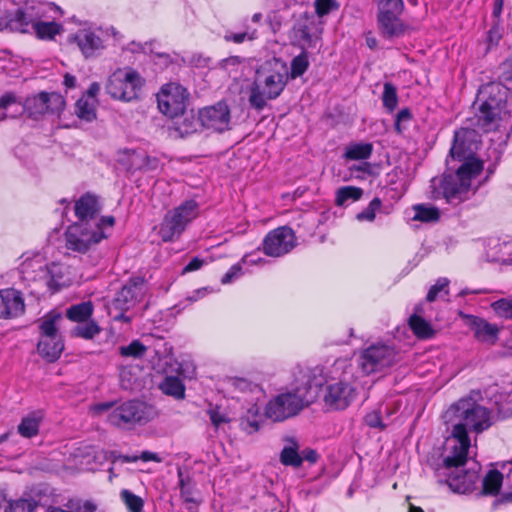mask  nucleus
<instances>
[{
  "label": "nucleus",
  "instance_id": "1",
  "mask_svg": "<svg viewBox=\"0 0 512 512\" xmlns=\"http://www.w3.org/2000/svg\"><path fill=\"white\" fill-rule=\"evenodd\" d=\"M509 89L498 82L483 85L474 102L475 120L478 128L490 132L499 127L501 121L512 117L509 109Z\"/></svg>",
  "mask_w": 512,
  "mask_h": 512
},
{
  "label": "nucleus",
  "instance_id": "2",
  "mask_svg": "<svg viewBox=\"0 0 512 512\" xmlns=\"http://www.w3.org/2000/svg\"><path fill=\"white\" fill-rule=\"evenodd\" d=\"M310 381H306L293 390L278 394L270 399L265 407V415L274 422H282L298 415L315 399Z\"/></svg>",
  "mask_w": 512,
  "mask_h": 512
},
{
  "label": "nucleus",
  "instance_id": "3",
  "mask_svg": "<svg viewBox=\"0 0 512 512\" xmlns=\"http://www.w3.org/2000/svg\"><path fill=\"white\" fill-rule=\"evenodd\" d=\"M286 85V74L265 67L257 69L250 86L248 98L250 106L257 111H262L268 100H275L282 94Z\"/></svg>",
  "mask_w": 512,
  "mask_h": 512
},
{
  "label": "nucleus",
  "instance_id": "4",
  "mask_svg": "<svg viewBox=\"0 0 512 512\" xmlns=\"http://www.w3.org/2000/svg\"><path fill=\"white\" fill-rule=\"evenodd\" d=\"M199 215V204L194 199L181 203L166 213L159 228V236L164 242L179 239L187 225Z\"/></svg>",
  "mask_w": 512,
  "mask_h": 512
},
{
  "label": "nucleus",
  "instance_id": "5",
  "mask_svg": "<svg viewBox=\"0 0 512 512\" xmlns=\"http://www.w3.org/2000/svg\"><path fill=\"white\" fill-rule=\"evenodd\" d=\"M399 354L394 346L383 342L373 343L362 349L358 365L364 375L385 373L398 362Z\"/></svg>",
  "mask_w": 512,
  "mask_h": 512
},
{
  "label": "nucleus",
  "instance_id": "6",
  "mask_svg": "<svg viewBox=\"0 0 512 512\" xmlns=\"http://www.w3.org/2000/svg\"><path fill=\"white\" fill-rule=\"evenodd\" d=\"M404 8L403 0H377V22L386 39L402 37L409 31V25L400 18Z\"/></svg>",
  "mask_w": 512,
  "mask_h": 512
},
{
  "label": "nucleus",
  "instance_id": "7",
  "mask_svg": "<svg viewBox=\"0 0 512 512\" xmlns=\"http://www.w3.org/2000/svg\"><path fill=\"white\" fill-rule=\"evenodd\" d=\"M142 78L133 69H118L109 76L105 89L113 99L129 102L138 98Z\"/></svg>",
  "mask_w": 512,
  "mask_h": 512
},
{
  "label": "nucleus",
  "instance_id": "8",
  "mask_svg": "<svg viewBox=\"0 0 512 512\" xmlns=\"http://www.w3.org/2000/svg\"><path fill=\"white\" fill-rule=\"evenodd\" d=\"M151 418V407L139 400H128L115 407L107 420L115 427L129 429L136 424H145Z\"/></svg>",
  "mask_w": 512,
  "mask_h": 512
},
{
  "label": "nucleus",
  "instance_id": "9",
  "mask_svg": "<svg viewBox=\"0 0 512 512\" xmlns=\"http://www.w3.org/2000/svg\"><path fill=\"white\" fill-rule=\"evenodd\" d=\"M107 238L99 227L94 229L91 223H74L65 232L66 248L85 254Z\"/></svg>",
  "mask_w": 512,
  "mask_h": 512
},
{
  "label": "nucleus",
  "instance_id": "10",
  "mask_svg": "<svg viewBox=\"0 0 512 512\" xmlns=\"http://www.w3.org/2000/svg\"><path fill=\"white\" fill-rule=\"evenodd\" d=\"M297 245V237L289 226L270 230L262 240L261 251L269 257L278 258L290 253Z\"/></svg>",
  "mask_w": 512,
  "mask_h": 512
},
{
  "label": "nucleus",
  "instance_id": "11",
  "mask_svg": "<svg viewBox=\"0 0 512 512\" xmlns=\"http://www.w3.org/2000/svg\"><path fill=\"white\" fill-rule=\"evenodd\" d=\"M189 93L185 87L177 83L162 86L157 93V103L160 112L169 118L176 117L187 107Z\"/></svg>",
  "mask_w": 512,
  "mask_h": 512
},
{
  "label": "nucleus",
  "instance_id": "12",
  "mask_svg": "<svg viewBox=\"0 0 512 512\" xmlns=\"http://www.w3.org/2000/svg\"><path fill=\"white\" fill-rule=\"evenodd\" d=\"M430 189L433 199L444 198L450 204L462 202L469 192L467 185L451 173H444L440 178H432Z\"/></svg>",
  "mask_w": 512,
  "mask_h": 512
},
{
  "label": "nucleus",
  "instance_id": "13",
  "mask_svg": "<svg viewBox=\"0 0 512 512\" xmlns=\"http://www.w3.org/2000/svg\"><path fill=\"white\" fill-rule=\"evenodd\" d=\"M64 106L65 100L59 93L40 92L22 101L21 114L26 112L29 117L37 119L47 112L59 113Z\"/></svg>",
  "mask_w": 512,
  "mask_h": 512
},
{
  "label": "nucleus",
  "instance_id": "14",
  "mask_svg": "<svg viewBox=\"0 0 512 512\" xmlns=\"http://www.w3.org/2000/svg\"><path fill=\"white\" fill-rule=\"evenodd\" d=\"M462 408L461 421L476 434L488 430L493 425L492 412L488 408L466 401L458 403V409Z\"/></svg>",
  "mask_w": 512,
  "mask_h": 512
},
{
  "label": "nucleus",
  "instance_id": "15",
  "mask_svg": "<svg viewBox=\"0 0 512 512\" xmlns=\"http://www.w3.org/2000/svg\"><path fill=\"white\" fill-rule=\"evenodd\" d=\"M145 278L143 276H133L116 293L111 302L112 310H129L144 294Z\"/></svg>",
  "mask_w": 512,
  "mask_h": 512
},
{
  "label": "nucleus",
  "instance_id": "16",
  "mask_svg": "<svg viewBox=\"0 0 512 512\" xmlns=\"http://www.w3.org/2000/svg\"><path fill=\"white\" fill-rule=\"evenodd\" d=\"M202 128L222 133L229 129L230 109L225 101L199 110Z\"/></svg>",
  "mask_w": 512,
  "mask_h": 512
},
{
  "label": "nucleus",
  "instance_id": "17",
  "mask_svg": "<svg viewBox=\"0 0 512 512\" xmlns=\"http://www.w3.org/2000/svg\"><path fill=\"white\" fill-rule=\"evenodd\" d=\"M355 398V389L347 382L329 384L325 389L324 403L331 410H344Z\"/></svg>",
  "mask_w": 512,
  "mask_h": 512
},
{
  "label": "nucleus",
  "instance_id": "18",
  "mask_svg": "<svg viewBox=\"0 0 512 512\" xmlns=\"http://www.w3.org/2000/svg\"><path fill=\"white\" fill-rule=\"evenodd\" d=\"M172 125L170 133L175 138H185L200 132L202 123L200 119L199 110L196 112L193 109L183 110L178 116L172 117Z\"/></svg>",
  "mask_w": 512,
  "mask_h": 512
},
{
  "label": "nucleus",
  "instance_id": "19",
  "mask_svg": "<svg viewBox=\"0 0 512 512\" xmlns=\"http://www.w3.org/2000/svg\"><path fill=\"white\" fill-rule=\"evenodd\" d=\"M475 132L470 129L462 128L454 133L453 144L450 148L449 155L453 160L466 161L474 156L473 146Z\"/></svg>",
  "mask_w": 512,
  "mask_h": 512
},
{
  "label": "nucleus",
  "instance_id": "20",
  "mask_svg": "<svg viewBox=\"0 0 512 512\" xmlns=\"http://www.w3.org/2000/svg\"><path fill=\"white\" fill-rule=\"evenodd\" d=\"M25 311L21 291L14 288L0 290V318L9 319L22 315Z\"/></svg>",
  "mask_w": 512,
  "mask_h": 512
},
{
  "label": "nucleus",
  "instance_id": "21",
  "mask_svg": "<svg viewBox=\"0 0 512 512\" xmlns=\"http://www.w3.org/2000/svg\"><path fill=\"white\" fill-rule=\"evenodd\" d=\"M68 42L76 45L86 59L95 57L103 48L101 38L87 29L79 30L71 35Z\"/></svg>",
  "mask_w": 512,
  "mask_h": 512
},
{
  "label": "nucleus",
  "instance_id": "22",
  "mask_svg": "<svg viewBox=\"0 0 512 512\" xmlns=\"http://www.w3.org/2000/svg\"><path fill=\"white\" fill-rule=\"evenodd\" d=\"M101 211L99 198L90 192L83 194L74 205L76 223H93Z\"/></svg>",
  "mask_w": 512,
  "mask_h": 512
},
{
  "label": "nucleus",
  "instance_id": "23",
  "mask_svg": "<svg viewBox=\"0 0 512 512\" xmlns=\"http://www.w3.org/2000/svg\"><path fill=\"white\" fill-rule=\"evenodd\" d=\"M470 326L474 333L475 339L489 346H493L499 339L500 328L496 324H492L484 318L470 315Z\"/></svg>",
  "mask_w": 512,
  "mask_h": 512
},
{
  "label": "nucleus",
  "instance_id": "24",
  "mask_svg": "<svg viewBox=\"0 0 512 512\" xmlns=\"http://www.w3.org/2000/svg\"><path fill=\"white\" fill-rule=\"evenodd\" d=\"M461 162V165L456 169L454 174L461 182L466 184L467 189L470 190L472 180L482 173L484 162L478 158H470Z\"/></svg>",
  "mask_w": 512,
  "mask_h": 512
},
{
  "label": "nucleus",
  "instance_id": "25",
  "mask_svg": "<svg viewBox=\"0 0 512 512\" xmlns=\"http://www.w3.org/2000/svg\"><path fill=\"white\" fill-rule=\"evenodd\" d=\"M62 320V314L55 310L46 313L39 320L40 338H62L59 334L58 323Z\"/></svg>",
  "mask_w": 512,
  "mask_h": 512
},
{
  "label": "nucleus",
  "instance_id": "26",
  "mask_svg": "<svg viewBox=\"0 0 512 512\" xmlns=\"http://www.w3.org/2000/svg\"><path fill=\"white\" fill-rule=\"evenodd\" d=\"M64 349V342L62 338L50 339L40 338L37 344V351L42 358L48 362H55L59 359Z\"/></svg>",
  "mask_w": 512,
  "mask_h": 512
},
{
  "label": "nucleus",
  "instance_id": "27",
  "mask_svg": "<svg viewBox=\"0 0 512 512\" xmlns=\"http://www.w3.org/2000/svg\"><path fill=\"white\" fill-rule=\"evenodd\" d=\"M408 325H409L411 331L413 332V334L418 339H421V340L432 339L436 334V331L432 327L430 322H428L422 316L417 315V314H412L409 317Z\"/></svg>",
  "mask_w": 512,
  "mask_h": 512
},
{
  "label": "nucleus",
  "instance_id": "28",
  "mask_svg": "<svg viewBox=\"0 0 512 512\" xmlns=\"http://www.w3.org/2000/svg\"><path fill=\"white\" fill-rule=\"evenodd\" d=\"M159 388L165 395L171 396L176 400L185 398V385L177 376H166L160 383Z\"/></svg>",
  "mask_w": 512,
  "mask_h": 512
},
{
  "label": "nucleus",
  "instance_id": "29",
  "mask_svg": "<svg viewBox=\"0 0 512 512\" xmlns=\"http://www.w3.org/2000/svg\"><path fill=\"white\" fill-rule=\"evenodd\" d=\"M33 31L40 40L52 41L55 37L61 33L62 25L56 21H41L37 20L33 24Z\"/></svg>",
  "mask_w": 512,
  "mask_h": 512
},
{
  "label": "nucleus",
  "instance_id": "30",
  "mask_svg": "<svg viewBox=\"0 0 512 512\" xmlns=\"http://www.w3.org/2000/svg\"><path fill=\"white\" fill-rule=\"evenodd\" d=\"M291 443L289 446H284L280 453V462L284 466H291L299 468L303 464V458L299 454V445L294 438L288 439Z\"/></svg>",
  "mask_w": 512,
  "mask_h": 512
},
{
  "label": "nucleus",
  "instance_id": "31",
  "mask_svg": "<svg viewBox=\"0 0 512 512\" xmlns=\"http://www.w3.org/2000/svg\"><path fill=\"white\" fill-rule=\"evenodd\" d=\"M503 483V474L492 469L487 472L482 481L481 493L486 496H496L500 492Z\"/></svg>",
  "mask_w": 512,
  "mask_h": 512
},
{
  "label": "nucleus",
  "instance_id": "32",
  "mask_svg": "<svg viewBox=\"0 0 512 512\" xmlns=\"http://www.w3.org/2000/svg\"><path fill=\"white\" fill-rule=\"evenodd\" d=\"M372 152L373 144L370 142L351 143L346 147L343 157L347 160H366Z\"/></svg>",
  "mask_w": 512,
  "mask_h": 512
},
{
  "label": "nucleus",
  "instance_id": "33",
  "mask_svg": "<svg viewBox=\"0 0 512 512\" xmlns=\"http://www.w3.org/2000/svg\"><path fill=\"white\" fill-rule=\"evenodd\" d=\"M93 310L91 301L81 302L70 306L66 311V317L73 322H86L92 316Z\"/></svg>",
  "mask_w": 512,
  "mask_h": 512
},
{
  "label": "nucleus",
  "instance_id": "34",
  "mask_svg": "<svg viewBox=\"0 0 512 512\" xmlns=\"http://www.w3.org/2000/svg\"><path fill=\"white\" fill-rule=\"evenodd\" d=\"M38 506L39 501L31 495H27L15 500H9L4 512H37Z\"/></svg>",
  "mask_w": 512,
  "mask_h": 512
},
{
  "label": "nucleus",
  "instance_id": "35",
  "mask_svg": "<svg viewBox=\"0 0 512 512\" xmlns=\"http://www.w3.org/2000/svg\"><path fill=\"white\" fill-rule=\"evenodd\" d=\"M14 108L13 113L10 115H21L22 99L18 97L14 92H5L0 96V111H3L1 118H6L9 114V110Z\"/></svg>",
  "mask_w": 512,
  "mask_h": 512
},
{
  "label": "nucleus",
  "instance_id": "36",
  "mask_svg": "<svg viewBox=\"0 0 512 512\" xmlns=\"http://www.w3.org/2000/svg\"><path fill=\"white\" fill-rule=\"evenodd\" d=\"M37 20L27 10L18 9L10 20L11 26L21 33H28L33 30V24Z\"/></svg>",
  "mask_w": 512,
  "mask_h": 512
},
{
  "label": "nucleus",
  "instance_id": "37",
  "mask_svg": "<svg viewBox=\"0 0 512 512\" xmlns=\"http://www.w3.org/2000/svg\"><path fill=\"white\" fill-rule=\"evenodd\" d=\"M415 212L413 216L414 221L433 223L440 219V212L437 207L427 206L425 204H416L413 206Z\"/></svg>",
  "mask_w": 512,
  "mask_h": 512
},
{
  "label": "nucleus",
  "instance_id": "38",
  "mask_svg": "<svg viewBox=\"0 0 512 512\" xmlns=\"http://www.w3.org/2000/svg\"><path fill=\"white\" fill-rule=\"evenodd\" d=\"M40 428V419L35 415H29L22 418L17 427L18 433L24 438H32L38 435Z\"/></svg>",
  "mask_w": 512,
  "mask_h": 512
},
{
  "label": "nucleus",
  "instance_id": "39",
  "mask_svg": "<svg viewBox=\"0 0 512 512\" xmlns=\"http://www.w3.org/2000/svg\"><path fill=\"white\" fill-rule=\"evenodd\" d=\"M363 195V189L356 186H343L336 192L335 204L343 206L348 200L358 201Z\"/></svg>",
  "mask_w": 512,
  "mask_h": 512
},
{
  "label": "nucleus",
  "instance_id": "40",
  "mask_svg": "<svg viewBox=\"0 0 512 512\" xmlns=\"http://www.w3.org/2000/svg\"><path fill=\"white\" fill-rule=\"evenodd\" d=\"M120 499L125 505L128 512H142L144 507V500L134 494L128 489H122L120 491Z\"/></svg>",
  "mask_w": 512,
  "mask_h": 512
},
{
  "label": "nucleus",
  "instance_id": "41",
  "mask_svg": "<svg viewBox=\"0 0 512 512\" xmlns=\"http://www.w3.org/2000/svg\"><path fill=\"white\" fill-rule=\"evenodd\" d=\"M118 351L122 357L140 359L145 356L147 347L140 340L136 339L127 346H120Z\"/></svg>",
  "mask_w": 512,
  "mask_h": 512
},
{
  "label": "nucleus",
  "instance_id": "42",
  "mask_svg": "<svg viewBox=\"0 0 512 512\" xmlns=\"http://www.w3.org/2000/svg\"><path fill=\"white\" fill-rule=\"evenodd\" d=\"M75 114L82 120L92 121L96 118L94 105L83 95L75 104Z\"/></svg>",
  "mask_w": 512,
  "mask_h": 512
},
{
  "label": "nucleus",
  "instance_id": "43",
  "mask_svg": "<svg viewBox=\"0 0 512 512\" xmlns=\"http://www.w3.org/2000/svg\"><path fill=\"white\" fill-rule=\"evenodd\" d=\"M383 107L388 112H393L398 105V95L395 85L391 82H385L382 94Z\"/></svg>",
  "mask_w": 512,
  "mask_h": 512
},
{
  "label": "nucleus",
  "instance_id": "44",
  "mask_svg": "<svg viewBox=\"0 0 512 512\" xmlns=\"http://www.w3.org/2000/svg\"><path fill=\"white\" fill-rule=\"evenodd\" d=\"M178 475L180 478L179 479V487H180L181 498L186 503H191V504L197 505L199 502L194 497V492H195L194 483L192 482V480L189 477L183 478L181 471L178 472Z\"/></svg>",
  "mask_w": 512,
  "mask_h": 512
},
{
  "label": "nucleus",
  "instance_id": "45",
  "mask_svg": "<svg viewBox=\"0 0 512 512\" xmlns=\"http://www.w3.org/2000/svg\"><path fill=\"white\" fill-rule=\"evenodd\" d=\"M451 435L459 443L458 448L469 451L471 440L468 427L462 421L453 426Z\"/></svg>",
  "mask_w": 512,
  "mask_h": 512
},
{
  "label": "nucleus",
  "instance_id": "46",
  "mask_svg": "<svg viewBox=\"0 0 512 512\" xmlns=\"http://www.w3.org/2000/svg\"><path fill=\"white\" fill-rule=\"evenodd\" d=\"M468 459V451L462 450L458 447H455L453 450V454L446 456L443 460V465L445 468H458L462 467L466 464Z\"/></svg>",
  "mask_w": 512,
  "mask_h": 512
},
{
  "label": "nucleus",
  "instance_id": "47",
  "mask_svg": "<svg viewBox=\"0 0 512 512\" xmlns=\"http://www.w3.org/2000/svg\"><path fill=\"white\" fill-rule=\"evenodd\" d=\"M381 206H382L381 199L379 197L373 198L369 202L368 206L357 214V216H356L357 220L368 221V222L374 221L375 217H376V212L379 211Z\"/></svg>",
  "mask_w": 512,
  "mask_h": 512
},
{
  "label": "nucleus",
  "instance_id": "48",
  "mask_svg": "<svg viewBox=\"0 0 512 512\" xmlns=\"http://www.w3.org/2000/svg\"><path fill=\"white\" fill-rule=\"evenodd\" d=\"M494 312L505 319L512 320V298H501L491 304Z\"/></svg>",
  "mask_w": 512,
  "mask_h": 512
},
{
  "label": "nucleus",
  "instance_id": "49",
  "mask_svg": "<svg viewBox=\"0 0 512 512\" xmlns=\"http://www.w3.org/2000/svg\"><path fill=\"white\" fill-rule=\"evenodd\" d=\"M309 62L305 54L293 58L291 62V77L293 79L302 76L308 69Z\"/></svg>",
  "mask_w": 512,
  "mask_h": 512
},
{
  "label": "nucleus",
  "instance_id": "50",
  "mask_svg": "<svg viewBox=\"0 0 512 512\" xmlns=\"http://www.w3.org/2000/svg\"><path fill=\"white\" fill-rule=\"evenodd\" d=\"M101 331L100 327L95 321H89L83 326L75 328V335L84 339H92L94 336L99 334Z\"/></svg>",
  "mask_w": 512,
  "mask_h": 512
},
{
  "label": "nucleus",
  "instance_id": "51",
  "mask_svg": "<svg viewBox=\"0 0 512 512\" xmlns=\"http://www.w3.org/2000/svg\"><path fill=\"white\" fill-rule=\"evenodd\" d=\"M448 285H449V281L446 279V278H440L436 281V283L434 285H432L430 287V289L428 290V293L426 295V300L428 302H434L439 293L444 291L446 295L449 294V289H448Z\"/></svg>",
  "mask_w": 512,
  "mask_h": 512
},
{
  "label": "nucleus",
  "instance_id": "52",
  "mask_svg": "<svg viewBox=\"0 0 512 512\" xmlns=\"http://www.w3.org/2000/svg\"><path fill=\"white\" fill-rule=\"evenodd\" d=\"M207 414L215 428H219L222 424L229 422V418L221 411V407L218 405H210Z\"/></svg>",
  "mask_w": 512,
  "mask_h": 512
},
{
  "label": "nucleus",
  "instance_id": "53",
  "mask_svg": "<svg viewBox=\"0 0 512 512\" xmlns=\"http://www.w3.org/2000/svg\"><path fill=\"white\" fill-rule=\"evenodd\" d=\"M315 13L318 17L326 16L333 9H338V4L335 0H315Z\"/></svg>",
  "mask_w": 512,
  "mask_h": 512
},
{
  "label": "nucleus",
  "instance_id": "54",
  "mask_svg": "<svg viewBox=\"0 0 512 512\" xmlns=\"http://www.w3.org/2000/svg\"><path fill=\"white\" fill-rule=\"evenodd\" d=\"M465 476H449L447 479V484L449 487L458 493H464L468 489V485L465 482Z\"/></svg>",
  "mask_w": 512,
  "mask_h": 512
},
{
  "label": "nucleus",
  "instance_id": "55",
  "mask_svg": "<svg viewBox=\"0 0 512 512\" xmlns=\"http://www.w3.org/2000/svg\"><path fill=\"white\" fill-rule=\"evenodd\" d=\"M365 423L371 428L385 429L386 425L382 422L381 413L379 411H373L368 413L365 418Z\"/></svg>",
  "mask_w": 512,
  "mask_h": 512
},
{
  "label": "nucleus",
  "instance_id": "56",
  "mask_svg": "<svg viewBox=\"0 0 512 512\" xmlns=\"http://www.w3.org/2000/svg\"><path fill=\"white\" fill-rule=\"evenodd\" d=\"M242 273V265L236 263L232 265L228 271L222 276L221 283L223 285L231 283L234 279L238 278Z\"/></svg>",
  "mask_w": 512,
  "mask_h": 512
},
{
  "label": "nucleus",
  "instance_id": "57",
  "mask_svg": "<svg viewBox=\"0 0 512 512\" xmlns=\"http://www.w3.org/2000/svg\"><path fill=\"white\" fill-rule=\"evenodd\" d=\"M204 265V260L199 257H193L187 265L183 268L182 273H190L201 269Z\"/></svg>",
  "mask_w": 512,
  "mask_h": 512
},
{
  "label": "nucleus",
  "instance_id": "58",
  "mask_svg": "<svg viewBox=\"0 0 512 512\" xmlns=\"http://www.w3.org/2000/svg\"><path fill=\"white\" fill-rule=\"evenodd\" d=\"M93 228L96 229L99 227L100 230L103 231L104 226L113 227L115 224V218L113 216H102L99 219H95L93 223H91Z\"/></svg>",
  "mask_w": 512,
  "mask_h": 512
},
{
  "label": "nucleus",
  "instance_id": "59",
  "mask_svg": "<svg viewBox=\"0 0 512 512\" xmlns=\"http://www.w3.org/2000/svg\"><path fill=\"white\" fill-rule=\"evenodd\" d=\"M247 38V33L246 32H242V33H231V34H226L224 36V40L226 42H233V43H236V44H241L243 43Z\"/></svg>",
  "mask_w": 512,
  "mask_h": 512
},
{
  "label": "nucleus",
  "instance_id": "60",
  "mask_svg": "<svg viewBox=\"0 0 512 512\" xmlns=\"http://www.w3.org/2000/svg\"><path fill=\"white\" fill-rule=\"evenodd\" d=\"M128 310H112L110 308V315L112 316L114 321H120L129 323L131 321V318L126 315V312Z\"/></svg>",
  "mask_w": 512,
  "mask_h": 512
},
{
  "label": "nucleus",
  "instance_id": "61",
  "mask_svg": "<svg viewBox=\"0 0 512 512\" xmlns=\"http://www.w3.org/2000/svg\"><path fill=\"white\" fill-rule=\"evenodd\" d=\"M303 461H307L310 464H315L319 459V454L315 449H306L303 451V455L301 456Z\"/></svg>",
  "mask_w": 512,
  "mask_h": 512
},
{
  "label": "nucleus",
  "instance_id": "62",
  "mask_svg": "<svg viewBox=\"0 0 512 512\" xmlns=\"http://www.w3.org/2000/svg\"><path fill=\"white\" fill-rule=\"evenodd\" d=\"M503 75L505 80L512 81V56L503 63Z\"/></svg>",
  "mask_w": 512,
  "mask_h": 512
},
{
  "label": "nucleus",
  "instance_id": "63",
  "mask_svg": "<svg viewBox=\"0 0 512 512\" xmlns=\"http://www.w3.org/2000/svg\"><path fill=\"white\" fill-rule=\"evenodd\" d=\"M114 402H103V403H97L92 407V411L100 414L105 411L110 410L114 406Z\"/></svg>",
  "mask_w": 512,
  "mask_h": 512
},
{
  "label": "nucleus",
  "instance_id": "64",
  "mask_svg": "<svg viewBox=\"0 0 512 512\" xmlns=\"http://www.w3.org/2000/svg\"><path fill=\"white\" fill-rule=\"evenodd\" d=\"M75 512H97V505L92 501H85Z\"/></svg>",
  "mask_w": 512,
  "mask_h": 512
}]
</instances>
